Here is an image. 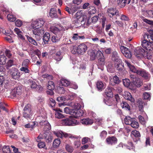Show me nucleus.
Returning <instances> with one entry per match:
<instances>
[{"label": "nucleus", "mask_w": 153, "mask_h": 153, "mask_svg": "<svg viewBox=\"0 0 153 153\" xmlns=\"http://www.w3.org/2000/svg\"><path fill=\"white\" fill-rule=\"evenodd\" d=\"M103 56V54L100 51H98L96 55V57L98 59L102 57Z\"/></svg>", "instance_id": "obj_60"}, {"label": "nucleus", "mask_w": 153, "mask_h": 153, "mask_svg": "<svg viewBox=\"0 0 153 153\" xmlns=\"http://www.w3.org/2000/svg\"><path fill=\"white\" fill-rule=\"evenodd\" d=\"M121 105L123 108H124L128 110H130V106L127 102L123 101L121 103Z\"/></svg>", "instance_id": "obj_36"}, {"label": "nucleus", "mask_w": 153, "mask_h": 153, "mask_svg": "<svg viewBox=\"0 0 153 153\" xmlns=\"http://www.w3.org/2000/svg\"><path fill=\"white\" fill-rule=\"evenodd\" d=\"M30 62V61L28 59H25L23 62L22 63V66L25 67H28V65L29 64Z\"/></svg>", "instance_id": "obj_53"}, {"label": "nucleus", "mask_w": 153, "mask_h": 153, "mask_svg": "<svg viewBox=\"0 0 153 153\" xmlns=\"http://www.w3.org/2000/svg\"><path fill=\"white\" fill-rule=\"evenodd\" d=\"M115 66L117 70L120 71H122L124 68V66L122 62L117 63L116 64H115Z\"/></svg>", "instance_id": "obj_32"}, {"label": "nucleus", "mask_w": 153, "mask_h": 153, "mask_svg": "<svg viewBox=\"0 0 153 153\" xmlns=\"http://www.w3.org/2000/svg\"><path fill=\"white\" fill-rule=\"evenodd\" d=\"M131 123H130V125H131V127H132L134 128H137L138 127L139 124L138 123L134 120V119Z\"/></svg>", "instance_id": "obj_43"}, {"label": "nucleus", "mask_w": 153, "mask_h": 153, "mask_svg": "<svg viewBox=\"0 0 153 153\" xmlns=\"http://www.w3.org/2000/svg\"><path fill=\"white\" fill-rule=\"evenodd\" d=\"M112 59L115 62V64H116L117 63L122 62L121 60L119 58V57L118 56L113 57Z\"/></svg>", "instance_id": "obj_57"}, {"label": "nucleus", "mask_w": 153, "mask_h": 153, "mask_svg": "<svg viewBox=\"0 0 153 153\" xmlns=\"http://www.w3.org/2000/svg\"><path fill=\"white\" fill-rule=\"evenodd\" d=\"M30 87L32 89H35L37 87V85L36 82L30 80Z\"/></svg>", "instance_id": "obj_47"}, {"label": "nucleus", "mask_w": 153, "mask_h": 153, "mask_svg": "<svg viewBox=\"0 0 153 153\" xmlns=\"http://www.w3.org/2000/svg\"><path fill=\"white\" fill-rule=\"evenodd\" d=\"M130 78L131 81V85L133 87H140L142 85V81L138 77L133 74H131L130 75Z\"/></svg>", "instance_id": "obj_4"}, {"label": "nucleus", "mask_w": 153, "mask_h": 153, "mask_svg": "<svg viewBox=\"0 0 153 153\" xmlns=\"http://www.w3.org/2000/svg\"><path fill=\"white\" fill-rule=\"evenodd\" d=\"M6 61V58L4 55H0V64L4 65Z\"/></svg>", "instance_id": "obj_34"}, {"label": "nucleus", "mask_w": 153, "mask_h": 153, "mask_svg": "<svg viewBox=\"0 0 153 153\" xmlns=\"http://www.w3.org/2000/svg\"><path fill=\"white\" fill-rule=\"evenodd\" d=\"M106 141L108 144L112 145L117 143V140L115 137H112L107 138Z\"/></svg>", "instance_id": "obj_18"}, {"label": "nucleus", "mask_w": 153, "mask_h": 153, "mask_svg": "<svg viewBox=\"0 0 153 153\" xmlns=\"http://www.w3.org/2000/svg\"><path fill=\"white\" fill-rule=\"evenodd\" d=\"M61 83L62 85L65 86H69L70 84V83L68 80L64 79H62L61 80Z\"/></svg>", "instance_id": "obj_29"}, {"label": "nucleus", "mask_w": 153, "mask_h": 153, "mask_svg": "<svg viewBox=\"0 0 153 153\" xmlns=\"http://www.w3.org/2000/svg\"><path fill=\"white\" fill-rule=\"evenodd\" d=\"M143 21L146 23L153 25V21L150 20L146 19H143Z\"/></svg>", "instance_id": "obj_64"}, {"label": "nucleus", "mask_w": 153, "mask_h": 153, "mask_svg": "<svg viewBox=\"0 0 153 153\" xmlns=\"http://www.w3.org/2000/svg\"><path fill=\"white\" fill-rule=\"evenodd\" d=\"M38 144V147L40 148H44L45 145L43 142L39 141Z\"/></svg>", "instance_id": "obj_63"}, {"label": "nucleus", "mask_w": 153, "mask_h": 153, "mask_svg": "<svg viewBox=\"0 0 153 153\" xmlns=\"http://www.w3.org/2000/svg\"><path fill=\"white\" fill-rule=\"evenodd\" d=\"M13 60L11 59L8 60L6 65V68L8 69L9 68L12 66L13 65Z\"/></svg>", "instance_id": "obj_42"}, {"label": "nucleus", "mask_w": 153, "mask_h": 153, "mask_svg": "<svg viewBox=\"0 0 153 153\" xmlns=\"http://www.w3.org/2000/svg\"><path fill=\"white\" fill-rule=\"evenodd\" d=\"M131 133L135 137H139L140 136V133L139 131L134 130L132 131Z\"/></svg>", "instance_id": "obj_62"}, {"label": "nucleus", "mask_w": 153, "mask_h": 153, "mask_svg": "<svg viewBox=\"0 0 153 153\" xmlns=\"http://www.w3.org/2000/svg\"><path fill=\"white\" fill-rule=\"evenodd\" d=\"M63 136L65 137H69L70 138H74V137L71 134L63 132Z\"/></svg>", "instance_id": "obj_55"}, {"label": "nucleus", "mask_w": 153, "mask_h": 153, "mask_svg": "<svg viewBox=\"0 0 153 153\" xmlns=\"http://www.w3.org/2000/svg\"><path fill=\"white\" fill-rule=\"evenodd\" d=\"M119 78L116 75L113 77L112 78H111L110 79V83L113 85L119 83Z\"/></svg>", "instance_id": "obj_19"}, {"label": "nucleus", "mask_w": 153, "mask_h": 153, "mask_svg": "<svg viewBox=\"0 0 153 153\" xmlns=\"http://www.w3.org/2000/svg\"><path fill=\"white\" fill-rule=\"evenodd\" d=\"M73 109H70L69 107H66L64 108V112L67 114H69L71 115V113Z\"/></svg>", "instance_id": "obj_54"}, {"label": "nucleus", "mask_w": 153, "mask_h": 153, "mask_svg": "<svg viewBox=\"0 0 153 153\" xmlns=\"http://www.w3.org/2000/svg\"><path fill=\"white\" fill-rule=\"evenodd\" d=\"M83 114V112L80 109H73L71 115L74 118H77L78 117L82 116Z\"/></svg>", "instance_id": "obj_9"}, {"label": "nucleus", "mask_w": 153, "mask_h": 153, "mask_svg": "<svg viewBox=\"0 0 153 153\" xmlns=\"http://www.w3.org/2000/svg\"><path fill=\"white\" fill-rule=\"evenodd\" d=\"M31 111H25L23 112V115L25 118H30L31 115Z\"/></svg>", "instance_id": "obj_41"}, {"label": "nucleus", "mask_w": 153, "mask_h": 153, "mask_svg": "<svg viewBox=\"0 0 153 153\" xmlns=\"http://www.w3.org/2000/svg\"><path fill=\"white\" fill-rule=\"evenodd\" d=\"M95 123L98 125H100L103 123V119L102 118H97L95 119Z\"/></svg>", "instance_id": "obj_51"}, {"label": "nucleus", "mask_w": 153, "mask_h": 153, "mask_svg": "<svg viewBox=\"0 0 153 153\" xmlns=\"http://www.w3.org/2000/svg\"><path fill=\"white\" fill-rule=\"evenodd\" d=\"M149 35L147 33H145L143 35L144 39H148L150 42H153V30H150L149 31Z\"/></svg>", "instance_id": "obj_15"}, {"label": "nucleus", "mask_w": 153, "mask_h": 153, "mask_svg": "<svg viewBox=\"0 0 153 153\" xmlns=\"http://www.w3.org/2000/svg\"><path fill=\"white\" fill-rule=\"evenodd\" d=\"M78 105H79V103H75L74 102H71L70 104H69V105L77 109H80L79 106H77Z\"/></svg>", "instance_id": "obj_45"}, {"label": "nucleus", "mask_w": 153, "mask_h": 153, "mask_svg": "<svg viewBox=\"0 0 153 153\" xmlns=\"http://www.w3.org/2000/svg\"><path fill=\"white\" fill-rule=\"evenodd\" d=\"M60 36L57 37L56 36H53L51 37V40L53 42H58L60 39Z\"/></svg>", "instance_id": "obj_50"}, {"label": "nucleus", "mask_w": 153, "mask_h": 153, "mask_svg": "<svg viewBox=\"0 0 153 153\" xmlns=\"http://www.w3.org/2000/svg\"><path fill=\"white\" fill-rule=\"evenodd\" d=\"M44 22V20L42 19H39L32 22L31 27L33 29V34L40 36L44 33V30L41 27Z\"/></svg>", "instance_id": "obj_2"}, {"label": "nucleus", "mask_w": 153, "mask_h": 153, "mask_svg": "<svg viewBox=\"0 0 153 153\" xmlns=\"http://www.w3.org/2000/svg\"><path fill=\"white\" fill-rule=\"evenodd\" d=\"M50 34L48 32H46L44 35L43 40L45 43H47L50 39Z\"/></svg>", "instance_id": "obj_28"}, {"label": "nucleus", "mask_w": 153, "mask_h": 153, "mask_svg": "<svg viewBox=\"0 0 153 153\" xmlns=\"http://www.w3.org/2000/svg\"><path fill=\"white\" fill-rule=\"evenodd\" d=\"M153 42H150L148 39H144L142 42V47L148 51L153 53Z\"/></svg>", "instance_id": "obj_5"}, {"label": "nucleus", "mask_w": 153, "mask_h": 153, "mask_svg": "<svg viewBox=\"0 0 153 153\" xmlns=\"http://www.w3.org/2000/svg\"><path fill=\"white\" fill-rule=\"evenodd\" d=\"M145 51L141 47H137L135 48L134 50V54L138 59L143 57Z\"/></svg>", "instance_id": "obj_6"}, {"label": "nucleus", "mask_w": 153, "mask_h": 153, "mask_svg": "<svg viewBox=\"0 0 153 153\" xmlns=\"http://www.w3.org/2000/svg\"><path fill=\"white\" fill-rule=\"evenodd\" d=\"M40 124L41 126H44V130L45 131L49 130L51 128V125L47 121L42 120L40 122Z\"/></svg>", "instance_id": "obj_16"}, {"label": "nucleus", "mask_w": 153, "mask_h": 153, "mask_svg": "<svg viewBox=\"0 0 153 153\" xmlns=\"http://www.w3.org/2000/svg\"><path fill=\"white\" fill-rule=\"evenodd\" d=\"M126 0H117V2L119 6L123 7L126 5Z\"/></svg>", "instance_id": "obj_33"}, {"label": "nucleus", "mask_w": 153, "mask_h": 153, "mask_svg": "<svg viewBox=\"0 0 153 153\" xmlns=\"http://www.w3.org/2000/svg\"><path fill=\"white\" fill-rule=\"evenodd\" d=\"M49 15L52 18H57V17L56 12L54 8L51 9Z\"/></svg>", "instance_id": "obj_25"}, {"label": "nucleus", "mask_w": 153, "mask_h": 153, "mask_svg": "<svg viewBox=\"0 0 153 153\" xmlns=\"http://www.w3.org/2000/svg\"><path fill=\"white\" fill-rule=\"evenodd\" d=\"M62 58V52L59 51L56 52L55 55V59L57 61H59L61 60Z\"/></svg>", "instance_id": "obj_22"}, {"label": "nucleus", "mask_w": 153, "mask_h": 153, "mask_svg": "<svg viewBox=\"0 0 153 153\" xmlns=\"http://www.w3.org/2000/svg\"><path fill=\"white\" fill-rule=\"evenodd\" d=\"M123 83L125 86L129 87L130 88V82L129 79H123Z\"/></svg>", "instance_id": "obj_35"}, {"label": "nucleus", "mask_w": 153, "mask_h": 153, "mask_svg": "<svg viewBox=\"0 0 153 153\" xmlns=\"http://www.w3.org/2000/svg\"><path fill=\"white\" fill-rule=\"evenodd\" d=\"M65 149L68 152L70 153L72 152L74 150L73 147L70 145L68 144L66 145Z\"/></svg>", "instance_id": "obj_38"}, {"label": "nucleus", "mask_w": 153, "mask_h": 153, "mask_svg": "<svg viewBox=\"0 0 153 153\" xmlns=\"http://www.w3.org/2000/svg\"><path fill=\"white\" fill-rule=\"evenodd\" d=\"M105 93L108 97H111L112 96L113 93L111 88L109 87H108L105 89Z\"/></svg>", "instance_id": "obj_23"}, {"label": "nucleus", "mask_w": 153, "mask_h": 153, "mask_svg": "<svg viewBox=\"0 0 153 153\" xmlns=\"http://www.w3.org/2000/svg\"><path fill=\"white\" fill-rule=\"evenodd\" d=\"M71 126H74L79 124V122L77 120L74 119H71Z\"/></svg>", "instance_id": "obj_52"}, {"label": "nucleus", "mask_w": 153, "mask_h": 153, "mask_svg": "<svg viewBox=\"0 0 153 153\" xmlns=\"http://www.w3.org/2000/svg\"><path fill=\"white\" fill-rule=\"evenodd\" d=\"M10 73L13 78L16 79L20 77V73L16 68H12L10 71Z\"/></svg>", "instance_id": "obj_10"}, {"label": "nucleus", "mask_w": 153, "mask_h": 153, "mask_svg": "<svg viewBox=\"0 0 153 153\" xmlns=\"http://www.w3.org/2000/svg\"><path fill=\"white\" fill-rule=\"evenodd\" d=\"M108 15L110 17H112L115 15L116 16H119L118 12L113 8H110L107 10Z\"/></svg>", "instance_id": "obj_14"}, {"label": "nucleus", "mask_w": 153, "mask_h": 153, "mask_svg": "<svg viewBox=\"0 0 153 153\" xmlns=\"http://www.w3.org/2000/svg\"><path fill=\"white\" fill-rule=\"evenodd\" d=\"M133 120L130 116H126L124 120V122L126 125H130Z\"/></svg>", "instance_id": "obj_31"}, {"label": "nucleus", "mask_w": 153, "mask_h": 153, "mask_svg": "<svg viewBox=\"0 0 153 153\" xmlns=\"http://www.w3.org/2000/svg\"><path fill=\"white\" fill-rule=\"evenodd\" d=\"M145 51V55L143 57L148 59H150L152 57V54H153V53Z\"/></svg>", "instance_id": "obj_39"}, {"label": "nucleus", "mask_w": 153, "mask_h": 153, "mask_svg": "<svg viewBox=\"0 0 153 153\" xmlns=\"http://www.w3.org/2000/svg\"><path fill=\"white\" fill-rule=\"evenodd\" d=\"M87 47L84 43L79 45L77 47L75 45H72L70 47L71 52L74 54L77 53L81 55L83 54L86 51Z\"/></svg>", "instance_id": "obj_3"}, {"label": "nucleus", "mask_w": 153, "mask_h": 153, "mask_svg": "<svg viewBox=\"0 0 153 153\" xmlns=\"http://www.w3.org/2000/svg\"><path fill=\"white\" fill-rule=\"evenodd\" d=\"M20 70L21 71H24L25 73H28L30 71L27 68V67H25L24 66H23L21 67L20 69Z\"/></svg>", "instance_id": "obj_61"}, {"label": "nucleus", "mask_w": 153, "mask_h": 153, "mask_svg": "<svg viewBox=\"0 0 153 153\" xmlns=\"http://www.w3.org/2000/svg\"><path fill=\"white\" fill-rule=\"evenodd\" d=\"M71 119H65L62 120V123L64 126H71Z\"/></svg>", "instance_id": "obj_27"}, {"label": "nucleus", "mask_w": 153, "mask_h": 153, "mask_svg": "<svg viewBox=\"0 0 153 153\" xmlns=\"http://www.w3.org/2000/svg\"><path fill=\"white\" fill-rule=\"evenodd\" d=\"M53 133L58 137L62 138L63 137V132L62 131H53Z\"/></svg>", "instance_id": "obj_48"}, {"label": "nucleus", "mask_w": 153, "mask_h": 153, "mask_svg": "<svg viewBox=\"0 0 153 153\" xmlns=\"http://www.w3.org/2000/svg\"><path fill=\"white\" fill-rule=\"evenodd\" d=\"M138 75H140L146 79H149L150 77V74L144 69H140Z\"/></svg>", "instance_id": "obj_12"}, {"label": "nucleus", "mask_w": 153, "mask_h": 153, "mask_svg": "<svg viewBox=\"0 0 153 153\" xmlns=\"http://www.w3.org/2000/svg\"><path fill=\"white\" fill-rule=\"evenodd\" d=\"M62 112V110H61L60 109H59L56 111L55 114V117L56 118L58 119H60L64 118V116L61 113L59 112Z\"/></svg>", "instance_id": "obj_26"}, {"label": "nucleus", "mask_w": 153, "mask_h": 153, "mask_svg": "<svg viewBox=\"0 0 153 153\" xmlns=\"http://www.w3.org/2000/svg\"><path fill=\"white\" fill-rule=\"evenodd\" d=\"M98 59L99 64L101 65H104L105 63L104 56H103L102 57Z\"/></svg>", "instance_id": "obj_49"}, {"label": "nucleus", "mask_w": 153, "mask_h": 153, "mask_svg": "<svg viewBox=\"0 0 153 153\" xmlns=\"http://www.w3.org/2000/svg\"><path fill=\"white\" fill-rule=\"evenodd\" d=\"M7 18L9 21L13 22L16 20V17L12 14H8L7 16Z\"/></svg>", "instance_id": "obj_37"}, {"label": "nucleus", "mask_w": 153, "mask_h": 153, "mask_svg": "<svg viewBox=\"0 0 153 153\" xmlns=\"http://www.w3.org/2000/svg\"><path fill=\"white\" fill-rule=\"evenodd\" d=\"M54 83L52 81H49L48 82L47 85V88L48 89H54Z\"/></svg>", "instance_id": "obj_40"}, {"label": "nucleus", "mask_w": 153, "mask_h": 153, "mask_svg": "<svg viewBox=\"0 0 153 153\" xmlns=\"http://www.w3.org/2000/svg\"><path fill=\"white\" fill-rule=\"evenodd\" d=\"M76 18L73 21V23L76 26L81 25L88 26L91 22L89 21V18H87L83 13L81 11L77 12L75 15Z\"/></svg>", "instance_id": "obj_1"}, {"label": "nucleus", "mask_w": 153, "mask_h": 153, "mask_svg": "<svg viewBox=\"0 0 153 153\" xmlns=\"http://www.w3.org/2000/svg\"><path fill=\"white\" fill-rule=\"evenodd\" d=\"M137 102V105L139 108L140 110L141 111H142L143 110V103L142 102L141 100H138Z\"/></svg>", "instance_id": "obj_46"}, {"label": "nucleus", "mask_w": 153, "mask_h": 153, "mask_svg": "<svg viewBox=\"0 0 153 153\" xmlns=\"http://www.w3.org/2000/svg\"><path fill=\"white\" fill-rule=\"evenodd\" d=\"M125 62L131 72L136 73L137 75L138 74L140 70L139 68L137 67H135L134 65H131L130 62L128 60H125Z\"/></svg>", "instance_id": "obj_7"}, {"label": "nucleus", "mask_w": 153, "mask_h": 153, "mask_svg": "<svg viewBox=\"0 0 153 153\" xmlns=\"http://www.w3.org/2000/svg\"><path fill=\"white\" fill-rule=\"evenodd\" d=\"M64 30V27L60 25H58L57 27L52 26L50 28V31L55 34L57 33L60 30Z\"/></svg>", "instance_id": "obj_11"}, {"label": "nucleus", "mask_w": 153, "mask_h": 153, "mask_svg": "<svg viewBox=\"0 0 153 153\" xmlns=\"http://www.w3.org/2000/svg\"><path fill=\"white\" fill-rule=\"evenodd\" d=\"M58 91L59 93L61 94H66L68 92L67 90L66 91L63 87L59 88L58 89Z\"/></svg>", "instance_id": "obj_56"}, {"label": "nucleus", "mask_w": 153, "mask_h": 153, "mask_svg": "<svg viewBox=\"0 0 153 153\" xmlns=\"http://www.w3.org/2000/svg\"><path fill=\"white\" fill-rule=\"evenodd\" d=\"M120 49L122 53L126 58H130L132 55L131 52L128 48L124 46H120Z\"/></svg>", "instance_id": "obj_8"}, {"label": "nucleus", "mask_w": 153, "mask_h": 153, "mask_svg": "<svg viewBox=\"0 0 153 153\" xmlns=\"http://www.w3.org/2000/svg\"><path fill=\"white\" fill-rule=\"evenodd\" d=\"M123 96L126 100H129L131 102H134L135 101L134 98L133 97L131 94L127 91H125L124 93Z\"/></svg>", "instance_id": "obj_13"}, {"label": "nucleus", "mask_w": 153, "mask_h": 153, "mask_svg": "<svg viewBox=\"0 0 153 153\" xmlns=\"http://www.w3.org/2000/svg\"><path fill=\"white\" fill-rule=\"evenodd\" d=\"M94 122L92 120L89 118L83 119L81 120V123L84 125H91Z\"/></svg>", "instance_id": "obj_20"}, {"label": "nucleus", "mask_w": 153, "mask_h": 153, "mask_svg": "<svg viewBox=\"0 0 153 153\" xmlns=\"http://www.w3.org/2000/svg\"><path fill=\"white\" fill-rule=\"evenodd\" d=\"M2 151L3 153H11L9 146H4L3 147Z\"/></svg>", "instance_id": "obj_44"}, {"label": "nucleus", "mask_w": 153, "mask_h": 153, "mask_svg": "<svg viewBox=\"0 0 153 153\" xmlns=\"http://www.w3.org/2000/svg\"><path fill=\"white\" fill-rule=\"evenodd\" d=\"M139 121L143 125H144L146 123V120L141 115H140L138 117Z\"/></svg>", "instance_id": "obj_58"}, {"label": "nucleus", "mask_w": 153, "mask_h": 153, "mask_svg": "<svg viewBox=\"0 0 153 153\" xmlns=\"http://www.w3.org/2000/svg\"><path fill=\"white\" fill-rule=\"evenodd\" d=\"M14 89L16 90L15 91L17 95H19L21 94L22 90L20 87H18Z\"/></svg>", "instance_id": "obj_59"}, {"label": "nucleus", "mask_w": 153, "mask_h": 153, "mask_svg": "<svg viewBox=\"0 0 153 153\" xmlns=\"http://www.w3.org/2000/svg\"><path fill=\"white\" fill-rule=\"evenodd\" d=\"M66 95L65 98L66 100H73L74 98H75L77 96L76 94L71 92L69 91H68V93H67Z\"/></svg>", "instance_id": "obj_17"}, {"label": "nucleus", "mask_w": 153, "mask_h": 153, "mask_svg": "<svg viewBox=\"0 0 153 153\" xmlns=\"http://www.w3.org/2000/svg\"><path fill=\"white\" fill-rule=\"evenodd\" d=\"M26 36L27 39L30 43L35 45L37 46L38 44L32 38L30 37L27 35H26Z\"/></svg>", "instance_id": "obj_30"}, {"label": "nucleus", "mask_w": 153, "mask_h": 153, "mask_svg": "<svg viewBox=\"0 0 153 153\" xmlns=\"http://www.w3.org/2000/svg\"><path fill=\"white\" fill-rule=\"evenodd\" d=\"M96 85L97 88L99 90L102 91L105 88L103 83L101 81H98Z\"/></svg>", "instance_id": "obj_21"}, {"label": "nucleus", "mask_w": 153, "mask_h": 153, "mask_svg": "<svg viewBox=\"0 0 153 153\" xmlns=\"http://www.w3.org/2000/svg\"><path fill=\"white\" fill-rule=\"evenodd\" d=\"M60 143V140L59 138L56 139L54 140L53 142V147L54 148H57L59 146Z\"/></svg>", "instance_id": "obj_24"}]
</instances>
